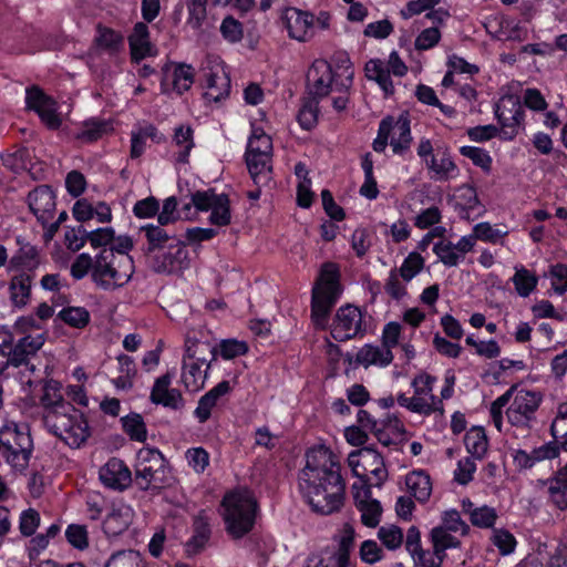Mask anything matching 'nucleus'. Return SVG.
Instances as JSON below:
<instances>
[{"mask_svg":"<svg viewBox=\"0 0 567 567\" xmlns=\"http://www.w3.org/2000/svg\"><path fill=\"white\" fill-rule=\"evenodd\" d=\"M340 468L336 455L327 447L311 449L307 453L299 487L313 512L330 515L343 506L346 483Z\"/></svg>","mask_w":567,"mask_h":567,"instance_id":"obj_1","label":"nucleus"},{"mask_svg":"<svg viewBox=\"0 0 567 567\" xmlns=\"http://www.w3.org/2000/svg\"><path fill=\"white\" fill-rule=\"evenodd\" d=\"M134 274V262L128 254L103 248L94 257L92 281L103 290H115L125 286Z\"/></svg>","mask_w":567,"mask_h":567,"instance_id":"obj_2","label":"nucleus"},{"mask_svg":"<svg viewBox=\"0 0 567 567\" xmlns=\"http://www.w3.org/2000/svg\"><path fill=\"white\" fill-rule=\"evenodd\" d=\"M226 532L235 539L243 538L255 525L257 502L247 489L227 493L221 502Z\"/></svg>","mask_w":567,"mask_h":567,"instance_id":"obj_3","label":"nucleus"},{"mask_svg":"<svg viewBox=\"0 0 567 567\" xmlns=\"http://www.w3.org/2000/svg\"><path fill=\"white\" fill-rule=\"evenodd\" d=\"M45 427L71 447H79L89 436L83 414L71 403L60 404L42 415Z\"/></svg>","mask_w":567,"mask_h":567,"instance_id":"obj_4","label":"nucleus"},{"mask_svg":"<svg viewBox=\"0 0 567 567\" xmlns=\"http://www.w3.org/2000/svg\"><path fill=\"white\" fill-rule=\"evenodd\" d=\"M339 279L340 271L336 264L322 265L320 276L312 289L311 300V317L317 327L327 326L329 315L342 291Z\"/></svg>","mask_w":567,"mask_h":567,"instance_id":"obj_5","label":"nucleus"},{"mask_svg":"<svg viewBox=\"0 0 567 567\" xmlns=\"http://www.w3.org/2000/svg\"><path fill=\"white\" fill-rule=\"evenodd\" d=\"M353 81V70L350 65L339 66L334 72L326 60H316L307 74L309 94L315 99L324 97L334 89L349 90Z\"/></svg>","mask_w":567,"mask_h":567,"instance_id":"obj_6","label":"nucleus"},{"mask_svg":"<svg viewBox=\"0 0 567 567\" xmlns=\"http://www.w3.org/2000/svg\"><path fill=\"white\" fill-rule=\"evenodd\" d=\"M272 142L262 128L255 127L248 140L246 163L254 183L267 185L271 181Z\"/></svg>","mask_w":567,"mask_h":567,"instance_id":"obj_7","label":"nucleus"},{"mask_svg":"<svg viewBox=\"0 0 567 567\" xmlns=\"http://www.w3.org/2000/svg\"><path fill=\"white\" fill-rule=\"evenodd\" d=\"M167 472V462L157 449L143 447L137 452L134 481L141 491L159 488L166 483Z\"/></svg>","mask_w":567,"mask_h":567,"instance_id":"obj_8","label":"nucleus"},{"mask_svg":"<svg viewBox=\"0 0 567 567\" xmlns=\"http://www.w3.org/2000/svg\"><path fill=\"white\" fill-rule=\"evenodd\" d=\"M193 206L200 212L212 210L209 221L216 226L230 224V203L226 194H216L214 189L197 190L192 195Z\"/></svg>","mask_w":567,"mask_h":567,"instance_id":"obj_9","label":"nucleus"},{"mask_svg":"<svg viewBox=\"0 0 567 567\" xmlns=\"http://www.w3.org/2000/svg\"><path fill=\"white\" fill-rule=\"evenodd\" d=\"M540 402V393L529 390L518 391L506 411L508 422L514 426L530 429Z\"/></svg>","mask_w":567,"mask_h":567,"instance_id":"obj_10","label":"nucleus"},{"mask_svg":"<svg viewBox=\"0 0 567 567\" xmlns=\"http://www.w3.org/2000/svg\"><path fill=\"white\" fill-rule=\"evenodd\" d=\"M495 115L501 124L503 137L513 140L524 122V110L519 99L515 95L503 96L496 104Z\"/></svg>","mask_w":567,"mask_h":567,"instance_id":"obj_11","label":"nucleus"},{"mask_svg":"<svg viewBox=\"0 0 567 567\" xmlns=\"http://www.w3.org/2000/svg\"><path fill=\"white\" fill-rule=\"evenodd\" d=\"M209 368L210 363L205 359L197 358L196 350L187 341L182 368V382L185 388L190 392L200 390L205 384Z\"/></svg>","mask_w":567,"mask_h":567,"instance_id":"obj_12","label":"nucleus"},{"mask_svg":"<svg viewBox=\"0 0 567 567\" xmlns=\"http://www.w3.org/2000/svg\"><path fill=\"white\" fill-rule=\"evenodd\" d=\"M362 331V313L358 307L347 305L341 307L333 319L331 336L337 341L354 338Z\"/></svg>","mask_w":567,"mask_h":567,"instance_id":"obj_13","label":"nucleus"},{"mask_svg":"<svg viewBox=\"0 0 567 567\" xmlns=\"http://www.w3.org/2000/svg\"><path fill=\"white\" fill-rule=\"evenodd\" d=\"M152 269L159 274L181 272L189 266L188 251L179 239L171 243L167 251L148 261Z\"/></svg>","mask_w":567,"mask_h":567,"instance_id":"obj_14","label":"nucleus"},{"mask_svg":"<svg viewBox=\"0 0 567 567\" xmlns=\"http://www.w3.org/2000/svg\"><path fill=\"white\" fill-rule=\"evenodd\" d=\"M25 103L29 110L38 113L41 121L51 130L60 127L62 121L56 113L55 102L39 86H31L25 92Z\"/></svg>","mask_w":567,"mask_h":567,"instance_id":"obj_15","label":"nucleus"},{"mask_svg":"<svg viewBox=\"0 0 567 567\" xmlns=\"http://www.w3.org/2000/svg\"><path fill=\"white\" fill-rule=\"evenodd\" d=\"M284 21L291 39L307 42L315 37V16L311 12L288 8L284 14Z\"/></svg>","mask_w":567,"mask_h":567,"instance_id":"obj_16","label":"nucleus"},{"mask_svg":"<svg viewBox=\"0 0 567 567\" xmlns=\"http://www.w3.org/2000/svg\"><path fill=\"white\" fill-rule=\"evenodd\" d=\"M99 477L105 487L118 492L125 491L133 482L131 470L117 457L110 458L100 468Z\"/></svg>","mask_w":567,"mask_h":567,"instance_id":"obj_17","label":"nucleus"},{"mask_svg":"<svg viewBox=\"0 0 567 567\" xmlns=\"http://www.w3.org/2000/svg\"><path fill=\"white\" fill-rule=\"evenodd\" d=\"M354 503L361 513V522L368 527H375L380 523L382 507L379 501L371 497L370 486L352 485Z\"/></svg>","mask_w":567,"mask_h":567,"instance_id":"obj_18","label":"nucleus"},{"mask_svg":"<svg viewBox=\"0 0 567 567\" xmlns=\"http://www.w3.org/2000/svg\"><path fill=\"white\" fill-rule=\"evenodd\" d=\"M435 378L426 373L416 375L412 381L414 389L413 399L417 400L419 404L424 405L422 410H417V413L430 415L433 412H443V404L440 399L433 394V383Z\"/></svg>","mask_w":567,"mask_h":567,"instance_id":"obj_19","label":"nucleus"},{"mask_svg":"<svg viewBox=\"0 0 567 567\" xmlns=\"http://www.w3.org/2000/svg\"><path fill=\"white\" fill-rule=\"evenodd\" d=\"M28 205L38 221L45 226L55 212V195L48 185H41L29 193Z\"/></svg>","mask_w":567,"mask_h":567,"instance_id":"obj_20","label":"nucleus"},{"mask_svg":"<svg viewBox=\"0 0 567 567\" xmlns=\"http://www.w3.org/2000/svg\"><path fill=\"white\" fill-rule=\"evenodd\" d=\"M172 374L169 372L156 379L152 392L151 401L165 408L179 410L184 406V400L177 389H172Z\"/></svg>","mask_w":567,"mask_h":567,"instance_id":"obj_21","label":"nucleus"},{"mask_svg":"<svg viewBox=\"0 0 567 567\" xmlns=\"http://www.w3.org/2000/svg\"><path fill=\"white\" fill-rule=\"evenodd\" d=\"M140 230L145 235L146 243L143 245L142 250L148 261L157 256V251L167 248L171 243L177 240L175 235L169 234L161 226H155V224L142 226Z\"/></svg>","mask_w":567,"mask_h":567,"instance_id":"obj_22","label":"nucleus"},{"mask_svg":"<svg viewBox=\"0 0 567 567\" xmlns=\"http://www.w3.org/2000/svg\"><path fill=\"white\" fill-rule=\"evenodd\" d=\"M348 461L353 474L361 480L360 486H369L368 467L373 468V466H377V462L381 463L383 461V457L373 447L367 446L351 452Z\"/></svg>","mask_w":567,"mask_h":567,"instance_id":"obj_23","label":"nucleus"},{"mask_svg":"<svg viewBox=\"0 0 567 567\" xmlns=\"http://www.w3.org/2000/svg\"><path fill=\"white\" fill-rule=\"evenodd\" d=\"M204 97L209 102H219L229 95L230 79L223 68L217 66L204 73Z\"/></svg>","mask_w":567,"mask_h":567,"instance_id":"obj_24","label":"nucleus"},{"mask_svg":"<svg viewBox=\"0 0 567 567\" xmlns=\"http://www.w3.org/2000/svg\"><path fill=\"white\" fill-rule=\"evenodd\" d=\"M383 121L389 122L390 145L395 154H402L411 144L410 118L408 114H401L398 118L388 116Z\"/></svg>","mask_w":567,"mask_h":567,"instance_id":"obj_25","label":"nucleus"},{"mask_svg":"<svg viewBox=\"0 0 567 567\" xmlns=\"http://www.w3.org/2000/svg\"><path fill=\"white\" fill-rule=\"evenodd\" d=\"M194 83V70L187 64L174 65L172 70L167 69L162 81V91L167 92L168 87L177 94L188 91Z\"/></svg>","mask_w":567,"mask_h":567,"instance_id":"obj_26","label":"nucleus"},{"mask_svg":"<svg viewBox=\"0 0 567 567\" xmlns=\"http://www.w3.org/2000/svg\"><path fill=\"white\" fill-rule=\"evenodd\" d=\"M133 517L134 512L131 506L123 503L114 504L103 523V529L109 536L121 535L132 524Z\"/></svg>","mask_w":567,"mask_h":567,"instance_id":"obj_27","label":"nucleus"},{"mask_svg":"<svg viewBox=\"0 0 567 567\" xmlns=\"http://www.w3.org/2000/svg\"><path fill=\"white\" fill-rule=\"evenodd\" d=\"M132 60L140 62L146 56L154 55L156 50L150 42L148 28L143 22L134 25L132 34L128 37Z\"/></svg>","mask_w":567,"mask_h":567,"instance_id":"obj_28","label":"nucleus"},{"mask_svg":"<svg viewBox=\"0 0 567 567\" xmlns=\"http://www.w3.org/2000/svg\"><path fill=\"white\" fill-rule=\"evenodd\" d=\"M43 343L44 338L42 334H38L35 337L25 336L21 338L8 352L11 365L20 367L22 364H28L29 357L34 355L41 349Z\"/></svg>","mask_w":567,"mask_h":567,"instance_id":"obj_29","label":"nucleus"},{"mask_svg":"<svg viewBox=\"0 0 567 567\" xmlns=\"http://www.w3.org/2000/svg\"><path fill=\"white\" fill-rule=\"evenodd\" d=\"M10 446H22L27 450H33L32 439L25 426L11 422L0 430V447Z\"/></svg>","mask_w":567,"mask_h":567,"instance_id":"obj_30","label":"nucleus"},{"mask_svg":"<svg viewBox=\"0 0 567 567\" xmlns=\"http://www.w3.org/2000/svg\"><path fill=\"white\" fill-rule=\"evenodd\" d=\"M393 360V353L390 349L381 346L365 344L363 346L355 355L357 363L369 367L380 365L386 367Z\"/></svg>","mask_w":567,"mask_h":567,"instance_id":"obj_31","label":"nucleus"},{"mask_svg":"<svg viewBox=\"0 0 567 567\" xmlns=\"http://www.w3.org/2000/svg\"><path fill=\"white\" fill-rule=\"evenodd\" d=\"M365 76L375 81L386 95L394 93L389 68L379 59L370 60L364 66Z\"/></svg>","mask_w":567,"mask_h":567,"instance_id":"obj_32","label":"nucleus"},{"mask_svg":"<svg viewBox=\"0 0 567 567\" xmlns=\"http://www.w3.org/2000/svg\"><path fill=\"white\" fill-rule=\"evenodd\" d=\"M405 484L416 501L424 503L432 494L430 475L423 471H414L406 475Z\"/></svg>","mask_w":567,"mask_h":567,"instance_id":"obj_33","label":"nucleus"},{"mask_svg":"<svg viewBox=\"0 0 567 567\" xmlns=\"http://www.w3.org/2000/svg\"><path fill=\"white\" fill-rule=\"evenodd\" d=\"M210 537V525L204 514H199L194 519V535L187 542L186 547L189 554L199 553Z\"/></svg>","mask_w":567,"mask_h":567,"instance_id":"obj_34","label":"nucleus"},{"mask_svg":"<svg viewBox=\"0 0 567 567\" xmlns=\"http://www.w3.org/2000/svg\"><path fill=\"white\" fill-rule=\"evenodd\" d=\"M10 299L16 307H24L31 295V277L27 274L13 276L10 286Z\"/></svg>","mask_w":567,"mask_h":567,"instance_id":"obj_35","label":"nucleus"},{"mask_svg":"<svg viewBox=\"0 0 567 567\" xmlns=\"http://www.w3.org/2000/svg\"><path fill=\"white\" fill-rule=\"evenodd\" d=\"M547 486V493L550 502L558 509L567 508V480L556 473L551 478L542 482Z\"/></svg>","mask_w":567,"mask_h":567,"instance_id":"obj_36","label":"nucleus"},{"mask_svg":"<svg viewBox=\"0 0 567 567\" xmlns=\"http://www.w3.org/2000/svg\"><path fill=\"white\" fill-rule=\"evenodd\" d=\"M512 282L518 296L526 298L536 289L538 277L524 266H516Z\"/></svg>","mask_w":567,"mask_h":567,"instance_id":"obj_37","label":"nucleus"},{"mask_svg":"<svg viewBox=\"0 0 567 567\" xmlns=\"http://www.w3.org/2000/svg\"><path fill=\"white\" fill-rule=\"evenodd\" d=\"M32 450L22 446L1 447V456L14 471L24 472L29 466Z\"/></svg>","mask_w":567,"mask_h":567,"instance_id":"obj_38","label":"nucleus"},{"mask_svg":"<svg viewBox=\"0 0 567 567\" xmlns=\"http://www.w3.org/2000/svg\"><path fill=\"white\" fill-rule=\"evenodd\" d=\"M40 403L43 409V415L48 411H54L60 404L69 402L63 399L61 384L54 380H50L43 385V394L40 399Z\"/></svg>","mask_w":567,"mask_h":567,"instance_id":"obj_39","label":"nucleus"},{"mask_svg":"<svg viewBox=\"0 0 567 567\" xmlns=\"http://www.w3.org/2000/svg\"><path fill=\"white\" fill-rule=\"evenodd\" d=\"M464 443L468 453L477 458H482L488 446L487 436L482 427H472L464 437Z\"/></svg>","mask_w":567,"mask_h":567,"instance_id":"obj_40","label":"nucleus"},{"mask_svg":"<svg viewBox=\"0 0 567 567\" xmlns=\"http://www.w3.org/2000/svg\"><path fill=\"white\" fill-rule=\"evenodd\" d=\"M174 143L179 148L177 161L187 163L190 150L194 147L193 130L189 126H178L175 128Z\"/></svg>","mask_w":567,"mask_h":567,"instance_id":"obj_41","label":"nucleus"},{"mask_svg":"<svg viewBox=\"0 0 567 567\" xmlns=\"http://www.w3.org/2000/svg\"><path fill=\"white\" fill-rule=\"evenodd\" d=\"M427 167L435 173L437 179L447 181L457 172L455 163L447 153H443L441 157L432 156L427 162Z\"/></svg>","mask_w":567,"mask_h":567,"instance_id":"obj_42","label":"nucleus"},{"mask_svg":"<svg viewBox=\"0 0 567 567\" xmlns=\"http://www.w3.org/2000/svg\"><path fill=\"white\" fill-rule=\"evenodd\" d=\"M122 425L124 432L131 440L144 442L147 437V430L142 415L132 413L122 417Z\"/></svg>","mask_w":567,"mask_h":567,"instance_id":"obj_43","label":"nucleus"},{"mask_svg":"<svg viewBox=\"0 0 567 567\" xmlns=\"http://www.w3.org/2000/svg\"><path fill=\"white\" fill-rule=\"evenodd\" d=\"M431 539L435 553L442 555H446V549L457 548L461 545V542L451 534V530H447L446 528H442L440 526L434 527L431 530Z\"/></svg>","mask_w":567,"mask_h":567,"instance_id":"obj_44","label":"nucleus"},{"mask_svg":"<svg viewBox=\"0 0 567 567\" xmlns=\"http://www.w3.org/2000/svg\"><path fill=\"white\" fill-rule=\"evenodd\" d=\"M105 567H145L141 554L136 550H122L113 554Z\"/></svg>","mask_w":567,"mask_h":567,"instance_id":"obj_45","label":"nucleus"},{"mask_svg":"<svg viewBox=\"0 0 567 567\" xmlns=\"http://www.w3.org/2000/svg\"><path fill=\"white\" fill-rule=\"evenodd\" d=\"M473 231L476 239L492 244H503V238L508 234L505 227H493L489 223L475 225Z\"/></svg>","mask_w":567,"mask_h":567,"instance_id":"obj_46","label":"nucleus"},{"mask_svg":"<svg viewBox=\"0 0 567 567\" xmlns=\"http://www.w3.org/2000/svg\"><path fill=\"white\" fill-rule=\"evenodd\" d=\"M111 126L109 123L97 120H89L83 123L82 130L76 134V137L82 141L93 142L105 134Z\"/></svg>","mask_w":567,"mask_h":567,"instance_id":"obj_47","label":"nucleus"},{"mask_svg":"<svg viewBox=\"0 0 567 567\" xmlns=\"http://www.w3.org/2000/svg\"><path fill=\"white\" fill-rule=\"evenodd\" d=\"M60 318L71 327L83 328L90 321V313L82 307H69L60 311Z\"/></svg>","mask_w":567,"mask_h":567,"instance_id":"obj_48","label":"nucleus"},{"mask_svg":"<svg viewBox=\"0 0 567 567\" xmlns=\"http://www.w3.org/2000/svg\"><path fill=\"white\" fill-rule=\"evenodd\" d=\"M433 251L445 266L454 267L461 260V255L456 251L451 241L441 240L433 247Z\"/></svg>","mask_w":567,"mask_h":567,"instance_id":"obj_49","label":"nucleus"},{"mask_svg":"<svg viewBox=\"0 0 567 567\" xmlns=\"http://www.w3.org/2000/svg\"><path fill=\"white\" fill-rule=\"evenodd\" d=\"M298 121L300 125L306 128H312L318 121V101L315 97L308 99L303 102L298 113Z\"/></svg>","mask_w":567,"mask_h":567,"instance_id":"obj_50","label":"nucleus"},{"mask_svg":"<svg viewBox=\"0 0 567 567\" xmlns=\"http://www.w3.org/2000/svg\"><path fill=\"white\" fill-rule=\"evenodd\" d=\"M423 266H424L423 257L417 252H411L404 259V261L399 270V274L405 281H410L422 270Z\"/></svg>","mask_w":567,"mask_h":567,"instance_id":"obj_51","label":"nucleus"},{"mask_svg":"<svg viewBox=\"0 0 567 567\" xmlns=\"http://www.w3.org/2000/svg\"><path fill=\"white\" fill-rule=\"evenodd\" d=\"M219 30L223 38L230 43L239 42L244 35L243 24L231 16L223 20Z\"/></svg>","mask_w":567,"mask_h":567,"instance_id":"obj_52","label":"nucleus"},{"mask_svg":"<svg viewBox=\"0 0 567 567\" xmlns=\"http://www.w3.org/2000/svg\"><path fill=\"white\" fill-rule=\"evenodd\" d=\"M461 154L472 159L476 166L485 172L491 171L492 158L485 150L475 146H463L461 147Z\"/></svg>","mask_w":567,"mask_h":567,"instance_id":"obj_53","label":"nucleus"},{"mask_svg":"<svg viewBox=\"0 0 567 567\" xmlns=\"http://www.w3.org/2000/svg\"><path fill=\"white\" fill-rule=\"evenodd\" d=\"M206 1L207 0H190L188 4V19L187 23L192 29H202L206 20Z\"/></svg>","mask_w":567,"mask_h":567,"instance_id":"obj_54","label":"nucleus"},{"mask_svg":"<svg viewBox=\"0 0 567 567\" xmlns=\"http://www.w3.org/2000/svg\"><path fill=\"white\" fill-rule=\"evenodd\" d=\"M493 544L498 548L502 555H509L515 550L516 539L512 533L506 529H494Z\"/></svg>","mask_w":567,"mask_h":567,"instance_id":"obj_55","label":"nucleus"},{"mask_svg":"<svg viewBox=\"0 0 567 567\" xmlns=\"http://www.w3.org/2000/svg\"><path fill=\"white\" fill-rule=\"evenodd\" d=\"M442 520V528H446L453 533H460L463 536L467 535L470 532L468 525L461 518V515L456 509L444 512Z\"/></svg>","mask_w":567,"mask_h":567,"instance_id":"obj_56","label":"nucleus"},{"mask_svg":"<svg viewBox=\"0 0 567 567\" xmlns=\"http://www.w3.org/2000/svg\"><path fill=\"white\" fill-rule=\"evenodd\" d=\"M185 457L196 473H203L209 464V454L203 447L187 450Z\"/></svg>","mask_w":567,"mask_h":567,"instance_id":"obj_57","label":"nucleus"},{"mask_svg":"<svg viewBox=\"0 0 567 567\" xmlns=\"http://www.w3.org/2000/svg\"><path fill=\"white\" fill-rule=\"evenodd\" d=\"M497 519V513L493 507L483 505L472 513L471 523L480 528L492 527Z\"/></svg>","mask_w":567,"mask_h":567,"instance_id":"obj_58","label":"nucleus"},{"mask_svg":"<svg viewBox=\"0 0 567 567\" xmlns=\"http://www.w3.org/2000/svg\"><path fill=\"white\" fill-rule=\"evenodd\" d=\"M378 536L380 540L389 548V549H396L401 546L403 542V534L402 530L394 526H382L379 532Z\"/></svg>","mask_w":567,"mask_h":567,"instance_id":"obj_59","label":"nucleus"},{"mask_svg":"<svg viewBox=\"0 0 567 567\" xmlns=\"http://www.w3.org/2000/svg\"><path fill=\"white\" fill-rule=\"evenodd\" d=\"M40 525V515L33 509L23 511L20 516L19 529L23 536H32Z\"/></svg>","mask_w":567,"mask_h":567,"instance_id":"obj_60","label":"nucleus"},{"mask_svg":"<svg viewBox=\"0 0 567 567\" xmlns=\"http://www.w3.org/2000/svg\"><path fill=\"white\" fill-rule=\"evenodd\" d=\"M247 343L235 339L224 340L219 344V353L226 360L244 355L247 353Z\"/></svg>","mask_w":567,"mask_h":567,"instance_id":"obj_61","label":"nucleus"},{"mask_svg":"<svg viewBox=\"0 0 567 567\" xmlns=\"http://www.w3.org/2000/svg\"><path fill=\"white\" fill-rule=\"evenodd\" d=\"M549 275L551 277V287L558 295L567 291V266L556 264L550 267Z\"/></svg>","mask_w":567,"mask_h":567,"instance_id":"obj_62","label":"nucleus"},{"mask_svg":"<svg viewBox=\"0 0 567 567\" xmlns=\"http://www.w3.org/2000/svg\"><path fill=\"white\" fill-rule=\"evenodd\" d=\"M94 268V258L89 254H80L71 265V275L75 279L84 278L89 272L92 274Z\"/></svg>","mask_w":567,"mask_h":567,"instance_id":"obj_63","label":"nucleus"},{"mask_svg":"<svg viewBox=\"0 0 567 567\" xmlns=\"http://www.w3.org/2000/svg\"><path fill=\"white\" fill-rule=\"evenodd\" d=\"M86 230L79 226L76 228H69L64 234V244L71 251H79L86 243Z\"/></svg>","mask_w":567,"mask_h":567,"instance_id":"obj_64","label":"nucleus"}]
</instances>
